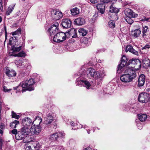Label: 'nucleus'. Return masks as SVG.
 Wrapping results in <instances>:
<instances>
[{
    "label": "nucleus",
    "instance_id": "nucleus-61",
    "mask_svg": "<svg viewBox=\"0 0 150 150\" xmlns=\"http://www.w3.org/2000/svg\"><path fill=\"white\" fill-rule=\"evenodd\" d=\"M82 127L83 128H88V127L87 126L84 125V127H83V126L82 125L81 128H82Z\"/></svg>",
    "mask_w": 150,
    "mask_h": 150
},
{
    "label": "nucleus",
    "instance_id": "nucleus-51",
    "mask_svg": "<svg viewBox=\"0 0 150 150\" xmlns=\"http://www.w3.org/2000/svg\"><path fill=\"white\" fill-rule=\"evenodd\" d=\"M98 0H90L91 2L93 4H96L97 3Z\"/></svg>",
    "mask_w": 150,
    "mask_h": 150
},
{
    "label": "nucleus",
    "instance_id": "nucleus-16",
    "mask_svg": "<svg viewBox=\"0 0 150 150\" xmlns=\"http://www.w3.org/2000/svg\"><path fill=\"white\" fill-rule=\"evenodd\" d=\"M125 14L126 17H131L132 18L137 17L138 15L132 11L129 8H126L125 10Z\"/></svg>",
    "mask_w": 150,
    "mask_h": 150
},
{
    "label": "nucleus",
    "instance_id": "nucleus-35",
    "mask_svg": "<svg viewBox=\"0 0 150 150\" xmlns=\"http://www.w3.org/2000/svg\"><path fill=\"white\" fill-rule=\"evenodd\" d=\"M21 28H19L15 31L11 33V34L12 35H19L21 34Z\"/></svg>",
    "mask_w": 150,
    "mask_h": 150
},
{
    "label": "nucleus",
    "instance_id": "nucleus-46",
    "mask_svg": "<svg viewBox=\"0 0 150 150\" xmlns=\"http://www.w3.org/2000/svg\"><path fill=\"white\" fill-rule=\"evenodd\" d=\"M0 9L1 11H3V0H0Z\"/></svg>",
    "mask_w": 150,
    "mask_h": 150
},
{
    "label": "nucleus",
    "instance_id": "nucleus-9",
    "mask_svg": "<svg viewBox=\"0 0 150 150\" xmlns=\"http://www.w3.org/2000/svg\"><path fill=\"white\" fill-rule=\"evenodd\" d=\"M103 72H100L99 71H96L94 77L95 78V82L97 83L98 85L100 84L104 76Z\"/></svg>",
    "mask_w": 150,
    "mask_h": 150
},
{
    "label": "nucleus",
    "instance_id": "nucleus-4",
    "mask_svg": "<svg viewBox=\"0 0 150 150\" xmlns=\"http://www.w3.org/2000/svg\"><path fill=\"white\" fill-rule=\"evenodd\" d=\"M59 24L57 22L52 25L48 30L50 38L52 39L54 35L57 34L59 31L58 27Z\"/></svg>",
    "mask_w": 150,
    "mask_h": 150
},
{
    "label": "nucleus",
    "instance_id": "nucleus-39",
    "mask_svg": "<svg viewBox=\"0 0 150 150\" xmlns=\"http://www.w3.org/2000/svg\"><path fill=\"white\" fill-rule=\"evenodd\" d=\"M12 113V117L13 118H14L16 119H18L20 118V116L17 115L16 113L15 112L13 111H12L11 112Z\"/></svg>",
    "mask_w": 150,
    "mask_h": 150
},
{
    "label": "nucleus",
    "instance_id": "nucleus-10",
    "mask_svg": "<svg viewBox=\"0 0 150 150\" xmlns=\"http://www.w3.org/2000/svg\"><path fill=\"white\" fill-rule=\"evenodd\" d=\"M52 115V113L48 112L46 114V117L45 118L44 121V123L46 125H49L52 122L53 117Z\"/></svg>",
    "mask_w": 150,
    "mask_h": 150
},
{
    "label": "nucleus",
    "instance_id": "nucleus-20",
    "mask_svg": "<svg viewBox=\"0 0 150 150\" xmlns=\"http://www.w3.org/2000/svg\"><path fill=\"white\" fill-rule=\"evenodd\" d=\"M23 45L18 46L16 44L13 45L11 47L12 50L14 52H18L23 48L24 47V43H23Z\"/></svg>",
    "mask_w": 150,
    "mask_h": 150
},
{
    "label": "nucleus",
    "instance_id": "nucleus-13",
    "mask_svg": "<svg viewBox=\"0 0 150 150\" xmlns=\"http://www.w3.org/2000/svg\"><path fill=\"white\" fill-rule=\"evenodd\" d=\"M61 24L64 28H68L71 27V21L69 19L65 18L62 20Z\"/></svg>",
    "mask_w": 150,
    "mask_h": 150
},
{
    "label": "nucleus",
    "instance_id": "nucleus-14",
    "mask_svg": "<svg viewBox=\"0 0 150 150\" xmlns=\"http://www.w3.org/2000/svg\"><path fill=\"white\" fill-rule=\"evenodd\" d=\"M96 71L95 70L92 68H89L85 71L86 74H85L87 77L91 79L94 77Z\"/></svg>",
    "mask_w": 150,
    "mask_h": 150
},
{
    "label": "nucleus",
    "instance_id": "nucleus-29",
    "mask_svg": "<svg viewBox=\"0 0 150 150\" xmlns=\"http://www.w3.org/2000/svg\"><path fill=\"white\" fill-rule=\"evenodd\" d=\"M17 37L15 36H13L10 38L9 39V42L8 43L9 45H12L14 43L17 41Z\"/></svg>",
    "mask_w": 150,
    "mask_h": 150
},
{
    "label": "nucleus",
    "instance_id": "nucleus-63",
    "mask_svg": "<svg viewBox=\"0 0 150 150\" xmlns=\"http://www.w3.org/2000/svg\"><path fill=\"white\" fill-rule=\"evenodd\" d=\"M2 19L1 16H0V23L2 21Z\"/></svg>",
    "mask_w": 150,
    "mask_h": 150
},
{
    "label": "nucleus",
    "instance_id": "nucleus-38",
    "mask_svg": "<svg viewBox=\"0 0 150 150\" xmlns=\"http://www.w3.org/2000/svg\"><path fill=\"white\" fill-rule=\"evenodd\" d=\"M108 26L109 27L113 28L115 27V22L114 21L110 20L108 23Z\"/></svg>",
    "mask_w": 150,
    "mask_h": 150
},
{
    "label": "nucleus",
    "instance_id": "nucleus-7",
    "mask_svg": "<svg viewBox=\"0 0 150 150\" xmlns=\"http://www.w3.org/2000/svg\"><path fill=\"white\" fill-rule=\"evenodd\" d=\"M138 99L140 102L146 103L150 100V95L146 93H141L139 94Z\"/></svg>",
    "mask_w": 150,
    "mask_h": 150
},
{
    "label": "nucleus",
    "instance_id": "nucleus-8",
    "mask_svg": "<svg viewBox=\"0 0 150 150\" xmlns=\"http://www.w3.org/2000/svg\"><path fill=\"white\" fill-rule=\"evenodd\" d=\"M51 16L52 18L55 20H58L62 17V13L56 9H52L51 12Z\"/></svg>",
    "mask_w": 150,
    "mask_h": 150
},
{
    "label": "nucleus",
    "instance_id": "nucleus-56",
    "mask_svg": "<svg viewBox=\"0 0 150 150\" xmlns=\"http://www.w3.org/2000/svg\"><path fill=\"white\" fill-rule=\"evenodd\" d=\"M149 19V18H144L142 19V21H148Z\"/></svg>",
    "mask_w": 150,
    "mask_h": 150
},
{
    "label": "nucleus",
    "instance_id": "nucleus-53",
    "mask_svg": "<svg viewBox=\"0 0 150 150\" xmlns=\"http://www.w3.org/2000/svg\"><path fill=\"white\" fill-rule=\"evenodd\" d=\"M54 145V146L52 147L50 146L49 147V149H50V150H55V145Z\"/></svg>",
    "mask_w": 150,
    "mask_h": 150
},
{
    "label": "nucleus",
    "instance_id": "nucleus-45",
    "mask_svg": "<svg viewBox=\"0 0 150 150\" xmlns=\"http://www.w3.org/2000/svg\"><path fill=\"white\" fill-rule=\"evenodd\" d=\"M4 28L5 30V41L7 39V31H6V26L5 25H4Z\"/></svg>",
    "mask_w": 150,
    "mask_h": 150
},
{
    "label": "nucleus",
    "instance_id": "nucleus-48",
    "mask_svg": "<svg viewBox=\"0 0 150 150\" xmlns=\"http://www.w3.org/2000/svg\"><path fill=\"white\" fill-rule=\"evenodd\" d=\"M69 121V120H68V121H67V124H69H69L71 125V126H74V123L73 121H71V122Z\"/></svg>",
    "mask_w": 150,
    "mask_h": 150
},
{
    "label": "nucleus",
    "instance_id": "nucleus-19",
    "mask_svg": "<svg viewBox=\"0 0 150 150\" xmlns=\"http://www.w3.org/2000/svg\"><path fill=\"white\" fill-rule=\"evenodd\" d=\"M30 127H29L23 126L20 130L26 137L27 135L29 134L31 132V129Z\"/></svg>",
    "mask_w": 150,
    "mask_h": 150
},
{
    "label": "nucleus",
    "instance_id": "nucleus-6",
    "mask_svg": "<svg viewBox=\"0 0 150 150\" xmlns=\"http://www.w3.org/2000/svg\"><path fill=\"white\" fill-rule=\"evenodd\" d=\"M37 120L40 121L39 124L36 125H33L30 128L31 132L36 134H38L41 131V127L39 125L41 122L42 119L40 117L38 116L36 117L35 120Z\"/></svg>",
    "mask_w": 150,
    "mask_h": 150
},
{
    "label": "nucleus",
    "instance_id": "nucleus-58",
    "mask_svg": "<svg viewBox=\"0 0 150 150\" xmlns=\"http://www.w3.org/2000/svg\"><path fill=\"white\" fill-rule=\"evenodd\" d=\"M83 150H91V149L90 147H87L83 149Z\"/></svg>",
    "mask_w": 150,
    "mask_h": 150
},
{
    "label": "nucleus",
    "instance_id": "nucleus-57",
    "mask_svg": "<svg viewBox=\"0 0 150 150\" xmlns=\"http://www.w3.org/2000/svg\"><path fill=\"white\" fill-rule=\"evenodd\" d=\"M4 124H1L0 125V128L1 129H3L4 128Z\"/></svg>",
    "mask_w": 150,
    "mask_h": 150
},
{
    "label": "nucleus",
    "instance_id": "nucleus-44",
    "mask_svg": "<svg viewBox=\"0 0 150 150\" xmlns=\"http://www.w3.org/2000/svg\"><path fill=\"white\" fill-rule=\"evenodd\" d=\"M131 52L135 55H138L139 54L138 52L135 50H134L133 48Z\"/></svg>",
    "mask_w": 150,
    "mask_h": 150
},
{
    "label": "nucleus",
    "instance_id": "nucleus-31",
    "mask_svg": "<svg viewBox=\"0 0 150 150\" xmlns=\"http://www.w3.org/2000/svg\"><path fill=\"white\" fill-rule=\"evenodd\" d=\"M119 9L112 6L110 7L109 11L111 13H117L119 11Z\"/></svg>",
    "mask_w": 150,
    "mask_h": 150
},
{
    "label": "nucleus",
    "instance_id": "nucleus-59",
    "mask_svg": "<svg viewBox=\"0 0 150 150\" xmlns=\"http://www.w3.org/2000/svg\"><path fill=\"white\" fill-rule=\"evenodd\" d=\"M58 148H59V146L55 145V150H58V149H57Z\"/></svg>",
    "mask_w": 150,
    "mask_h": 150
},
{
    "label": "nucleus",
    "instance_id": "nucleus-5",
    "mask_svg": "<svg viewBox=\"0 0 150 150\" xmlns=\"http://www.w3.org/2000/svg\"><path fill=\"white\" fill-rule=\"evenodd\" d=\"M66 34L63 32L59 31L53 37V41L55 42H60L66 40Z\"/></svg>",
    "mask_w": 150,
    "mask_h": 150
},
{
    "label": "nucleus",
    "instance_id": "nucleus-3",
    "mask_svg": "<svg viewBox=\"0 0 150 150\" xmlns=\"http://www.w3.org/2000/svg\"><path fill=\"white\" fill-rule=\"evenodd\" d=\"M35 83L34 79H30L29 80L22 81L20 85L22 88H26V90L30 91L34 90L32 86Z\"/></svg>",
    "mask_w": 150,
    "mask_h": 150
},
{
    "label": "nucleus",
    "instance_id": "nucleus-42",
    "mask_svg": "<svg viewBox=\"0 0 150 150\" xmlns=\"http://www.w3.org/2000/svg\"><path fill=\"white\" fill-rule=\"evenodd\" d=\"M3 91L5 92H8L11 91V89H7L6 88V87L4 86L3 87Z\"/></svg>",
    "mask_w": 150,
    "mask_h": 150
},
{
    "label": "nucleus",
    "instance_id": "nucleus-24",
    "mask_svg": "<svg viewBox=\"0 0 150 150\" xmlns=\"http://www.w3.org/2000/svg\"><path fill=\"white\" fill-rule=\"evenodd\" d=\"M141 33V31L140 29H137L134 31H131V35L134 38H136L139 37Z\"/></svg>",
    "mask_w": 150,
    "mask_h": 150
},
{
    "label": "nucleus",
    "instance_id": "nucleus-47",
    "mask_svg": "<svg viewBox=\"0 0 150 150\" xmlns=\"http://www.w3.org/2000/svg\"><path fill=\"white\" fill-rule=\"evenodd\" d=\"M137 125L139 129H141L142 128V125L140 122H139V123H138Z\"/></svg>",
    "mask_w": 150,
    "mask_h": 150
},
{
    "label": "nucleus",
    "instance_id": "nucleus-54",
    "mask_svg": "<svg viewBox=\"0 0 150 150\" xmlns=\"http://www.w3.org/2000/svg\"><path fill=\"white\" fill-rule=\"evenodd\" d=\"M21 87V85H20V84L18 86H17L16 87H13V89L14 90H17V89H18V88L19 87Z\"/></svg>",
    "mask_w": 150,
    "mask_h": 150
},
{
    "label": "nucleus",
    "instance_id": "nucleus-21",
    "mask_svg": "<svg viewBox=\"0 0 150 150\" xmlns=\"http://www.w3.org/2000/svg\"><path fill=\"white\" fill-rule=\"evenodd\" d=\"M148 27L147 26H145L143 27L142 33V37L145 40L147 39L148 36Z\"/></svg>",
    "mask_w": 150,
    "mask_h": 150
},
{
    "label": "nucleus",
    "instance_id": "nucleus-41",
    "mask_svg": "<svg viewBox=\"0 0 150 150\" xmlns=\"http://www.w3.org/2000/svg\"><path fill=\"white\" fill-rule=\"evenodd\" d=\"M69 145L70 146L71 148H73L75 145V142L73 140H70L69 141Z\"/></svg>",
    "mask_w": 150,
    "mask_h": 150
},
{
    "label": "nucleus",
    "instance_id": "nucleus-50",
    "mask_svg": "<svg viewBox=\"0 0 150 150\" xmlns=\"http://www.w3.org/2000/svg\"><path fill=\"white\" fill-rule=\"evenodd\" d=\"M11 132L13 134H15V135H16V134L18 133V132L17 129H15L12 130Z\"/></svg>",
    "mask_w": 150,
    "mask_h": 150
},
{
    "label": "nucleus",
    "instance_id": "nucleus-52",
    "mask_svg": "<svg viewBox=\"0 0 150 150\" xmlns=\"http://www.w3.org/2000/svg\"><path fill=\"white\" fill-rule=\"evenodd\" d=\"M3 140H2V139L0 138V149H1L2 148V144H3Z\"/></svg>",
    "mask_w": 150,
    "mask_h": 150
},
{
    "label": "nucleus",
    "instance_id": "nucleus-62",
    "mask_svg": "<svg viewBox=\"0 0 150 150\" xmlns=\"http://www.w3.org/2000/svg\"><path fill=\"white\" fill-rule=\"evenodd\" d=\"M90 130H89V129H88V130L87 131V132L88 133V134H90Z\"/></svg>",
    "mask_w": 150,
    "mask_h": 150
},
{
    "label": "nucleus",
    "instance_id": "nucleus-37",
    "mask_svg": "<svg viewBox=\"0 0 150 150\" xmlns=\"http://www.w3.org/2000/svg\"><path fill=\"white\" fill-rule=\"evenodd\" d=\"M131 17H125V19L126 21L129 24H131L134 22L132 19H131Z\"/></svg>",
    "mask_w": 150,
    "mask_h": 150
},
{
    "label": "nucleus",
    "instance_id": "nucleus-28",
    "mask_svg": "<svg viewBox=\"0 0 150 150\" xmlns=\"http://www.w3.org/2000/svg\"><path fill=\"white\" fill-rule=\"evenodd\" d=\"M71 14L73 16L77 15L79 13V10L76 7L71 9Z\"/></svg>",
    "mask_w": 150,
    "mask_h": 150
},
{
    "label": "nucleus",
    "instance_id": "nucleus-23",
    "mask_svg": "<svg viewBox=\"0 0 150 150\" xmlns=\"http://www.w3.org/2000/svg\"><path fill=\"white\" fill-rule=\"evenodd\" d=\"M21 62L20 61V63L18 64V65L19 66H23L24 65V63H25H25H26V65H24L26 69H28V70H29L30 69H31V65L29 64V63L28 64L27 63H28V60L26 59H24L23 61H21Z\"/></svg>",
    "mask_w": 150,
    "mask_h": 150
},
{
    "label": "nucleus",
    "instance_id": "nucleus-36",
    "mask_svg": "<svg viewBox=\"0 0 150 150\" xmlns=\"http://www.w3.org/2000/svg\"><path fill=\"white\" fill-rule=\"evenodd\" d=\"M13 9L14 6H9L7 9L6 13V15L8 16L11 13Z\"/></svg>",
    "mask_w": 150,
    "mask_h": 150
},
{
    "label": "nucleus",
    "instance_id": "nucleus-55",
    "mask_svg": "<svg viewBox=\"0 0 150 150\" xmlns=\"http://www.w3.org/2000/svg\"><path fill=\"white\" fill-rule=\"evenodd\" d=\"M59 148H58L57 149L58 150H63V147L62 146H59Z\"/></svg>",
    "mask_w": 150,
    "mask_h": 150
},
{
    "label": "nucleus",
    "instance_id": "nucleus-15",
    "mask_svg": "<svg viewBox=\"0 0 150 150\" xmlns=\"http://www.w3.org/2000/svg\"><path fill=\"white\" fill-rule=\"evenodd\" d=\"M129 62L132 64L135 65L134 69L135 71V69H139L141 67V64L140 61L138 59H132L131 60L129 61Z\"/></svg>",
    "mask_w": 150,
    "mask_h": 150
},
{
    "label": "nucleus",
    "instance_id": "nucleus-60",
    "mask_svg": "<svg viewBox=\"0 0 150 150\" xmlns=\"http://www.w3.org/2000/svg\"><path fill=\"white\" fill-rule=\"evenodd\" d=\"M3 130L0 129V133L2 135L3 134Z\"/></svg>",
    "mask_w": 150,
    "mask_h": 150
},
{
    "label": "nucleus",
    "instance_id": "nucleus-34",
    "mask_svg": "<svg viewBox=\"0 0 150 150\" xmlns=\"http://www.w3.org/2000/svg\"><path fill=\"white\" fill-rule=\"evenodd\" d=\"M26 55V53L23 51H22L18 54H15L13 56L15 57H25Z\"/></svg>",
    "mask_w": 150,
    "mask_h": 150
},
{
    "label": "nucleus",
    "instance_id": "nucleus-49",
    "mask_svg": "<svg viewBox=\"0 0 150 150\" xmlns=\"http://www.w3.org/2000/svg\"><path fill=\"white\" fill-rule=\"evenodd\" d=\"M149 48H150V45H146L142 48V49H148Z\"/></svg>",
    "mask_w": 150,
    "mask_h": 150
},
{
    "label": "nucleus",
    "instance_id": "nucleus-26",
    "mask_svg": "<svg viewBox=\"0 0 150 150\" xmlns=\"http://www.w3.org/2000/svg\"><path fill=\"white\" fill-rule=\"evenodd\" d=\"M25 137V136L20 130L18 132V133L15 135L16 138L17 140H22Z\"/></svg>",
    "mask_w": 150,
    "mask_h": 150
},
{
    "label": "nucleus",
    "instance_id": "nucleus-25",
    "mask_svg": "<svg viewBox=\"0 0 150 150\" xmlns=\"http://www.w3.org/2000/svg\"><path fill=\"white\" fill-rule=\"evenodd\" d=\"M58 134V139L59 142H62L65 137V134L63 131H59L57 133Z\"/></svg>",
    "mask_w": 150,
    "mask_h": 150
},
{
    "label": "nucleus",
    "instance_id": "nucleus-1",
    "mask_svg": "<svg viewBox=\"0 0 150 150\" xmlns=\"http://www.w3.org/2000/svg\"><path fill=\"white\" fill-rule=\"evenodd\" d=\"M127 59L125 55L122 57L121 62L118 66L117 71L119 74L121 73L125 69L124 74L120 76V80L124 83H129L132 81L136 77L137 75L134 69L132 67H129L125 68L127 61Z\"/></svg>",
    "mask_w": 150,
    "mask_h": 150
},
{
    "label": "nucleus",
    "instance_id": "nucleus-2",
    "mask_svg": "<svg viewBox=\"0 0 150 150\" xmlns=\"http://www.w3.org/2000/svg\"><path fill=\"white\" fill-rule=\"evenodd\" d=\"M78 76H79L76 79V80L77 86H83L86 87L87 89H88L92 85L94 86V83L92 84L88 81H87L84 77L83 74H77Z\"/></svg>",
    "mask_w": 150,
    "mask_h": 150
},
{
    "label": "nucleus",
    "instance_id": "nucleus-33",
    "mask_svg": "<svg viewBox=\"0 0 150 150\" xmlns=\"http://www.w3.org/2000/svg\"><path fill=\"white\" fill-rule=\"evenodd\" d=\"M147 118V116L146 114L140 115L139 116V119L141 122L145 121Z\"/></svg>",
    "mask_w": 150,
    "mask_h": 150
},
{
    "label": "nucleus",
    "instance_id": "nucleus-12",
    "mask_svg": "<svg viewBox=\"0 0 150 150\" xmlns=\"http://www.w3.org/2000/svg\"><path fill=\"white\" fill-rule=\"evenodd\" d=\"M5 73L9 79L15 76L16 75V72L14 70L10 69L8 67H6Z\"/></svg>",
    "mask_w": 150,
    "mask_h": 150
},
{
    "label": "nucleus",
    "instance_id": "nucleus-18",
    "mask_svg": "<svg viewBox=\"0 0 150 150\" xmlns=\"http://www.w3.org/2000/svg\"><path fill=\"white\" fill-rule=\"evenodd\" d=\"M97 8L102 14L104 13L105 8V4L100 2L97 4Z\"/></svg>",
    "mask_w": 150,
    "mask_h": 150
},
{
    "label": "nucleus",
    "instance_id": "nucleus-32",
    "mask_svg": "<svg viewBox=\"0 0 150 150\" xmlns=\"http://www.w3.org/2000/svg\"><path fill=\"white\" fill-rule=\"evenodd\" d=\"M19 123V122L18 121L15 120L10 124V126L12 128H15Z\"/></svg>",
    "mask_w": 150,
    "mask_h": 150
},
{
    "label": "nucleus",
    "instance_id": "nucleus-22",
    "mask_svg": "<svg viewBox=\"0 0 150 150\" xmlns=\"http://www.w3.org/2000/svg\"><path fill=\"white\" fill-rule=\"evenodd\" d=\"M85 21L84 18H79L76 19L74 21V23L78 25H82L85 23Z\"/></svg>",
    "mask_w": 150,
    "mask_h": 150
},
{
    "label": "nucleus",
    "instance_id": "nucleus-30",
    "mask_svg": "<svg viewBox=\"0 0 150 150\" xmlns=\"http://www.w3.org/2000/svg\"><path fill=\"white\" fill-rule=\"evenodd\" d=\"M78 32L79 34L83 36H85L88 33V31L83 28L79 29Z\"/></svg>",
    "mask_w": 150,
    "mask_h": 150
},
{
    "label": "nucleus",
    "instance_id": "nucleus-17",
    "mask_svg": "<svg viewBox=\"0 0 150 150\" xmlns=\"http://www.w3.org/2000/svg\"><path fill=\"white\" fill-rule=\"evenodd\" d=\"M145 80V76L143 74L140 75L138 80V86L139 87L143 86L144 85Z\"/></svg>",
    "mask_w": 150,
    "mask_h": 150
},
{
    "label": "nucleus",
    "instance_id": "nucleus-27",
    "mask_svg": "<svg viewBox=\"0 0 150 150\" xmlns=\"http://www.w3.org/2000/svg\"><path fill=\"white\" fill-rule=\"evenodd\" d=\"M58 134L57 133H53L49 136V139L51 140L55 141V142H56L57 141L59 142V140L58 139Z\"/></svg>",
    "mask_w": 150,
    "mask_h": 150
},
{
    "label": "nucleus",
    "instance_id": "nucleus-40",
    "mask_svg": "<svg viewBox=\"0 0 150 150\" xmlns=\"http://www.w3.org/2000/svg\"><path fill=\"white\" fill-rule=\"evenodd\" d=\"M133 49V48L132 46L130 45H127L126 48V52H127L129 51L131 52Z\"/></svg>",
    "mask_w": 150,
    "mask_h": 150
},
{
    "label": "nucleus",
    "instance_id": "nucleus-11",
    "mask_svg": "<svg viewBox=\"0 0 150 150\" xmlns=\"http://www.w3.org/2000/svg\"><path fill=\"white\" fill-rule=\"evenodd\" d=\"M34 122H33L32 120L30 118L26 117L22 119V124L23 126L30 127Z\"/></svg>",
    "mask_w": 150,
    "mask_h": 150
},
{
    "label": "nucleus",
    "instance_id": "nucleus-64",
    "mask_svg": "<svg viewBox=\"0 0 150 150\" xmlns=\"http://www.w3.org/2000/svg\"><path fill=\"white\" fill-rule=\"evenodd\" d=\"M98 62L99 63H101V60H98Z\"/></svg>",
    "mask_w": 150,
    "mask_h": 150
},
{
    "label": "nucleus",
    "instance_id": "nucleus-43",
    "mask_svg": "<svg viewBox=\"0 0 150 150\" xmlns=\"http://www.w3.org/2000/svg\"><path fill=\"white\" fill-rule=\"evenodd\" d=\"M111 1V0H100V2L105 4V3H108L110 2Z\"/></svg>",
    "mask_w": 150,
    "mask_h": 150
}]
</instances>
